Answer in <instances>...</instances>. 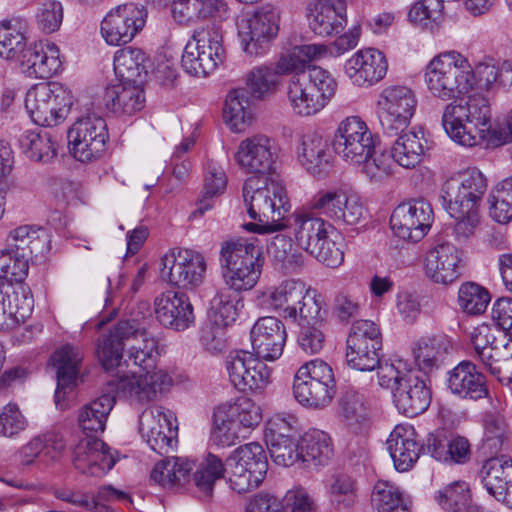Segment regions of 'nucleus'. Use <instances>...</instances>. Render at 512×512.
<instances>
[{
    "mask_svg": "<svg viewBox=\"0 0 512 512\" xmlns=\"http://www.w3.org/2000/svg\"><path fill=\"white\" fill-rule=\"evenodd\" d=\"M423 78L433 98L450 103L468 97L476 86L486 92L510 86L512 63L496 65L492 59H484L472 65L462 53L449 50L431 58Z\"/></svg>",
    "mask_w": 512,
    "mask_h": 512,
    "instance_id": "nucleus-1",
    "label": "nucleus"
},
{
    "mask_svg": "<svg viewBox=\"0 0 512 512\" xmlns=\"http://www.w3.org/2000/svg\"><path fill=\"white\" fill-rule=\"evenodd\" d=\"M491 106L489 98L482 92H474L459 101L446 103L443 108L441 125L456 144L474 147L486 138L494 146L512 141V117H507L490 127Z\"/></svg>",
    "mask_w": 512,
    "mask_h": 512,
    "instance_id": "nucleus-2",
    "label": "nucleus"
},
{
    "mask_svg": "<svg viewBox=\"0 0 512 512\" xmlns=\"http://www.w3.org/2000/svg\"><path fill=\"white\" fill-rule=\"evenodd\" d=\"M114 405L115 395L107 392L79 410L78 424L85 436L75 445L72 461L75 469L84 475L102 477L116 463L110 448L99 439Z\"/></svg>",
    "mask_w": 512,
    "mask_h": 512,
    "instance_id": "nucleus-3",
    "label": "nucleus"
},
{
    "mask_svg": "<svg viewBox=\"0 0 512 512\" xmlns=\"http://www.w3.org/2000/svg\"><path fill=\"white\" fill-rule=\"evenodd\" d=\"M243 198L249 217L259 221L244 224L246 231L268 234L287 228L285 215L291 205L281 181L269 178L262 182L256 177H250L244 182Z\"/></svg>",
    "mask_w": 512,
    "mask_h": 512,
    "instance_id": "nucleus-4",
    "label": "nucleus"
},
{
    "mask_svg": "<svg viewBox=\"0 0 512 512\" xmlns=\"http://www.w3.org/2000/svg\"><path fill=\"white\" fill-rule=\"evenodd\" d=\"M316 212L309 204L308 208L296 209L286 220L287 227L292 228L298 248L327 267L337 268L344 261V252L333 239L336 229Z\"/></svg>",
    "mask_w": 512,
    "mask_h": 512,
    "instance_id": "nucleus-5",
    "label": "nucleus"
},
{
    "mask_svg": "<svg viewBox=\"0 0 512 512\" xmlns=\"http://www.w3.org/2000/svg\"><path fill=\"white\" fill-rule=\"evenodd\" d=\"M225 288L239 294L258 283L264 265L263 248L256 237L222 243L219 257Z\"/></svg>",
    "mask_w": 512,
    "mask_h": 512,
    "instance_id": "nucleus-6",
    "label": "nucleus"
},
{
    "mask_svg": "<svg viewBox=\"0 0 512 512\" xmlns=\"http://www.w3.org/2000/svg\"><path fill=\"white\" fill-rule=\"evenodd\" d=\"M261 298L268 309L293 322L310 323L324 318L322 295L299 279H286L270 286L261 293Z\"/></svg>",
    "mask_w": 512,
    "mask_h": 512,
    "instance_id": "nucleus-7",
    "label": "nucleus"
},
{
    "mask_svg": "<svg viewBox=\"0 0 512 512\" xmlns=\"http://www.w3.org/2000/svg\"><path fill=\"white\" fill-rule=\"evenodd\" d=\"M262 421V410L251 398L237 397L214 408L209 441L219 448L246 438Z\"/></svg>",
    "mask_w": 512,
    "mask_h": 512,
    "instance_id": "nucleus-8",
    "label": "nucleus"
},
{
    "mask_svg": "<svg viewBox=\"0 0 512 512\" xmlns=\"http://www.w3.org/2000/svg\"><path fill=\"white\" fill-rule=\"evenodd\" d=\"M335 393L333 370L323 360H311L297 370L293 381V395L302 406L323 409L330 405Z\"/></svg>",
    "mask_w": 512,
    "mask_h": 512,
    "instance_id": "nucleus-9",
    "label": "nucleus"
},
{
    "mask_svg": "<svg viewBox=\"0 0 512 512\" xmlns=\"http://www.w3.org/2000/svg\"><path fill=\"white\" fill-rule=\"evenodd\" d=\"M229 487L241 494L256 489L264 480L268 461L261 444L250 442L234 449L225 460Z\"/></svg>",
    "mask_w": 512,
    "mask_h": 512,
    "instance_id": "nucleus-10",
    "label": "nucleus"
},
{
    "mask_svg": "<svg viewBox=\"0 0 512 512\" xmlns=\"http://www.w3.org/2000/svg\"><path fill=\"white\" fill-rule=\"evenodd\" d=\"M72 105V95L58 82H41L28 89L25 108L32 121L44 127L62 123Z\"/></svg>",
    "mask_w": 512,
    "mask_h": 512,
    "instance_id": "nucleus-11",
    "label": "nucleus"
},
{
    "mask_svg": "<svg viewBox=\"0 0 512 512\" xmlns=\"http://www.w3.org/2000/svg\"><path fill=\"white\" fill-rule=\"evenodd\" d=\"M487 191V179L477 168H470L449 177L440 188V201L451 217L479 209Z\"/></svg>",
    "mask_w": 512,
    "mask_h": 512,
    "instance_id": "nucleus-12",
    "label": "nucleus"
},
{
    "mask_svg": "<svg viewBox=\"0 0 512 512\" xmlns=\"http://www.w3.org/2000/svg\"><path fill=\"white\" fill-rule=\"evenodd\" d=\"M204 255L188 248H172L161 258L160 277L167 284L185 291H195L205 280Z\"/></svg>",
    "mask_w": 512,
    "mask_h": 512,
    "instance_id": "nucleus-13",
    "label": "nucleus"
},
{
    "mask_svg": "<svg viewBox=\"0 0 512 512\" xmlns=\"http://www.w3.org/2000/svg\"><path fill=\"white\" fill-rule=\"evenodd\" d=\"M417 98L404 85H390L382 89L376 101V114L383 133L396 136L408 128L413 118Z\"/></svg>",
    "mask_w": 512,
    "mask_h": 512,
    "instance_id": "nucleus-14",
    "label": "nucleus"
},
{
    "mask_svg": "<svg viewBox=\"0 0 512 512\" xmlns=\"http://www.w3.org/2000/svg\"><path fill=\"white\" fill-rule=\"evenodd\" d=\"M280 13L272 5H264L252 15L237 19L238 36L243 51L252 57L265 55L279 32Z\"/></svg>",
    "mask_w": 512,
    "mask_h": 512,
    "instance_id": "nucleus-15",
    "label": "nucleus"
},
{
    "mask_svg": "<svg viewBox=\"0 0 512 512\" xmlns=\"http://www.w3.org/2000/svg\"><path fill=\"white\" fill-rule=\"evenodd\" d=\"M224 48L222 34L215 28H202L194 32L185 45L182 67L190 75L205 77L222 63Z\"/></svg>",
    "mask_w": 512,
    "mask_h": 512,
    "instance_id": "nucleus-16",
    "label": "nucleus"
},
{
    "mask_svg": "<svg viewBox=\"0 0 512 512\" xmlns=\"http://www.w3.org/2000/svg\"><path fill=\"white\" fill-rule=\"evenodd\" d=\"M475 357L483 368L500 383H512V344L498 340L486 325L477 327L471 336Z\"/></svg>",
    "mask_w": 512,
    "mask_h": 512,
    "instance_id": "nucleus-17",
    "label": "nucleus"
},
{
    "mask_svg": "<svg viewBox=\"0 0 512 512\" xmlns=\"http://www.w3.org/2000/svg\"><path fill=\"white\" fill-rule=\"evenodd\" d=\"M381 333L371 320L353 323L346 340L347 364L359 371H372L379 366Z\"/></svg>",
    "mask_w": 512,
    "mask_h": 512,
    "instance_id": "nucleus-18",
    "label": "nucleus"
},
{
    "mask_svg": "<svg viewBox=\"0 0 512 512\" xmlns=\"http://www.w3.org/2000/svg\"><path fill=\"white\" fill-rule=\"evenodd\" d=\"M375 138L359 116H348L337 126L333 137L335 152L347 163H361L375 150Z\"/></svg>",
    "mask_w": 512,
    "mask_h": 512,
    "instance_id": "nucleus-19",
    "label": "nucleus"
},
{
    "mask_svg": "<svg viewBox=\"0 0 512 512\" xmlns=\"http://www.w3.org/2000/svg\"><path fill=\"white\" fill-rule=\"evenodd\" d=\"M147 11L136 3H125L111 8L100 25L101 37L109 46L130 43L144 28Z\"/></svg>",
    "mask_w": 512,
    "mask_h": 512,
    "instance_id": "nucleus-20",
    "label": "nucleus"
},
{
    "mask_svg": "<svg viewBox=\"0 0 512 512\" xmlns=\"http://www.w3.org/2000/svg\"><path fill=\"white\" fill-rule=\"evenodd\" d=\"M309 205L328 219L347 225L358 224L365 212L360 197L341 188L319 190L312 196Z\"/></svg>",
    "mask_w": 512,
    "mask_h": 512,
    "instance_id": "nucleus-21",
    "label": "nucleus"
},
{
    "mask_svg": "<svg viewBox=\"0 0 512 512\" xmlns=\"http://www.w3.org/2000/svg\"><path fill=\"white\" fill-rule=\"evenodd\" d=\"M68 140L75 159L90 162L105 151L108 131L105 120L96 115L79 118L68 131Z\"/></svg>",
    "mask_w": 512,
    "mask_h": 512,
    "instance_id": "nucleus-22",
    "label": "nucleus"
},
{
    "mask_svg": "<svg viewBox=\"0 0 512 512\" xmlns=\"http://www.w3.org/2000/svg\"><path fill=\"white\" fill-rule=\"evenodd\" d=\"M176 417L161 406L145 409L140 415L139 429L148 446L159 455L167 454L176 443Z\"/></svg>",
    "mask_w": 512,
    "mask_h": 512,
    "instance_id": "nucleus-23",
    "label": "nucleus"
},
{
    "mask_svg": "<svg viewBox=\"0 0 512 512\" xmlns=\"http://www.w3.org/2000/svg\"><path fill=\"white\" fill-rule=\"evenodd\" d=\"M226 370L233 386L240 391H259L270 382V370L254 352L240 350L226 359Z\"/></svg>",
    "mask_w": 512,
    "mask_h": 512,
    "instance_id": "nucleus-24",
    "label": "nucleus"
},
{
    "mask_svg": "<svg viewBox=\"0 0 512 512\" xmlns=\"http://www.w3.org/2000/svg\"><path fill=\"white\" fill-rule=\"evenodd\" d=\"M433 216L432 207L427 201L413 200L394 209L390 226L397 237L418 242L428 233Z\"/></svg>",
    "mask_w": 512,
    "mask_h": 512,
    "instance_id": "nucleus-25",
    "label": "nucleus"
},
{
    "mask_svg": "<svg viewBox=\"0 0 512 512\" xmlns=\"http://www.w3.org/2000/svg\"><path fill=\"white\" fill-rule=\"evenodd\" d=\"M388 71L385 54L374 47H364L354 52L344 64V74L352 85L370 88L382 81Z\"/></svg>",
    "mask_w": 512,
    "mask_h": 512,
    "instance_id": "nucleus-26",
    "label": "nucleus"
},
{
    "mask_svg": "<svg viewBox=\"0 0 512 512\" xmlns=\"http://www.w3.org/2000/svg\"><path fill=\"white\" fill-rule=\"evenodd\" d=\"M464 252L451 243H442L428 250L424 273L433 283L448 286L456 282L465 268Z\"/></svg>",
    "mask_w": 512,
    "mask_h": 512,
    "instance_id": "nucleus-27",
    "label": "nucleus"
},
{
    "mask_svg": "<svg viewBox=\"0 0 512 512\" xmlns=\"http://www.w3.org/2000/svg\"><path fill=\"white\" fill-rule=\"evenodd\" d=\"M144 374L133 373L109 381L111 392L117 390L119 394L136 403H146L154 400L171 383L170 376L163 370H145Z\"/></svg>",
    "mask_w": 512,
    "mask_h": 512,
    "instance_id": "nucleus-28",
    "label": "nucleus"
},
{
    "mask_svg": "<svg viewBox=\"0 0 512 512\" xmlns=\"http://www.w3.org/2000/svg\"><path fill=\"white\" fill-rule=\"evenodd\" d=\"M157 320L166 328L184 331L194 324V308L189 297L181 291L167 290L154 299Z\"/></svg>",
    "mask_w": 512,
    "mask_h": 512,
    "instance_id": "nucleus-29",
    "label": "nucleus"
},
{
    "mask_svg": "<svg viewBox=\"0 0 512 512\" xmlns=\"http://www.w3.org/2000/svg\"><path fill=\"white\" fill-rule=\"evenodd\" d=\"M286 339L285 325L273 316L259 318L250 331L253 352L266 361H274L282 355Z\"/></svg>",
    "mask_w": 512,
    "mask_h": 512,
    "instance_id": "nucleus-30",
    "label": "nucleus"
},
{
    "mask_svg": "<svg viewBox=\"0 0 512 512\" xmlns=\"http://www.w3.org/2000/svg\"><path fill=\"white\" fill-rule=\"evenodd\" d=\"M306 17L315 35L332 37L347 25V6L344 1L313 0L307 5Z\"/></svg>",
    "mask_w": 512,
    "mask_h": 512,
    "instance_id": "nucleus-31",
    "label": "nucleus"
},
{
    "mask_svg": "<svg viewBox=\"0 0 512 512\" xmlns=\"http://www.w3.org/2000/svg\"><path fill=\"white\" fill-rule=\"evenodd\" d=\"M276 157L273 142L265 135H254L242 140L234 154L236 163L248 174L270 172Z\"/></svg>",
    "mask_w": 512,
    "mask_h": 512,
    "instance_id": "nucleus-32",
    "label": "nucleus"
},
{
    "mask_svg": "<svg viewBox=\"0 0 512 512\" xmlns=\"http://www.w3.org/2000/svg\"><path fill=\"white\" fill-rule=\"evenodd\" d=\"M117 333L126 340L127 358L143 370H156L158 340L146 330H138L130 321L117 323Z\"/></svg>",
    "mask_w": 512,
    "mask_h": 512,
    "instance_id": "nucleus-33",
    "label": "nucleus"
},
{
    "mask_svg": "<svg viewBox=\"0 0 512 512\" xmlns=\"http://www.w3.org/2000/svg\"><path fill=\"white\" fill-rule=\"evenodd\" d=\"M392 396L397 410L408 417L425 412L431 403L430 388L413 370L406 371L403 381L394 388Z\"/></svg>",
    "mask_w": 512,
    "mask_h": 512,
    "instance_id": "nucleus-34",
    "label": "nucleus"
},
{
    "mask_svg": "<svg viewBox=\"0 0 512 512\" xmlns=\"http://www.w3.org/2000/svg\"><path fill=\"white\" fill-rule=\"evenodd\" d=\"M20 65L29 77L49 78L61 70L60 49L49 40L33 43L24 52Z\"/></svg>",
    "mask_w": 512,
    "mask_h": 512,
    "instance_id": "nucleus-35",
    "label": "nucleus"
},
{
    "mask_svg": "<svg viewBox=\"0 0 512 512\" xmlns=\"http://www.w3.org/2000/svg\"><path fill=\"white\" fill-rule=\"evenodd\" d=\"M386 444L394 467L400 472L410 470L419 459L422 450L414 427L408 423L396 425Z\"/></svg>",
    "mask_w": 512,
    "mask_h": 512,
    "instance_id": "nucleus-36",
    "label": "nucleus"
},
{
    "mask_svg": "<svg viewBox=\"0 0 512 512\" xmlns=\"http://www.w3.org/2000/svg\"><path fill=\"white\" fill-rule=\"evenodd\" d=\"M446 382L449 391L460 398L478 400L488 395L485 376L468 360L449 370Z\"/></svg>",
    "mask_w": 512,
    "mask_h": 512,
    "instance_id": "nucleus-37",
    "label": "nucleus"
},
{
    "mask_svg": "<svg viewBox=\"0 0 512 512\" xmlns=\"http://www.w3.org/2000/svg\"><path fill=\"white\" fill-rule=\"evenodd\" d=\"M143 89L136 82L115 81L107 85L103 94L105 108L115 115H133L144 107Z\"/></svg>",
    "mask_w": 512,
    "mask_h": 512,
    "instance_id": "nucleus-38",
    "label": "nucleus"
},
{
    "mask_svg": "<svg viewBox=\"0 0 512 512\" xmlns=\"http://www.w3.org/2000/svg\"><path fill=\"white\" fill-rule=\"evenodd\" d=\"M452 351V340L443 333L423 336L413 346L415 364L426 374L437 370Z\"/></svg>",
    "mask_w": 512,
    "mask_h": 512,
    "instance_id": "nucleus-39",
    "label": "nucleus"
},
{
    "mask_svg": "<svg viewBox=\"0 0 512 512\" xmlns=\"http://www.w3.org/2000/svg\"><path fill=\"white\" fill-rule=\"evenodd\" d=\"M330 55L325 44L312 43L293 46L280 54L275 69L279 75L306 74L308 64Z\"/></svg>",
    "mask_w": 512,
    "mask_h": 512,
    "instance_id": "nucleus-40",
    "label": "nucleus"
},
{
    "mask_svg": "<svg viewBox=\"0 0 512 512\" xmlns=\"http://www.w3.org/2000/svg\"><path fill=\"white\" fill-rule=\"evenodd\" d=\"M171 16L180 24L202 19L222 21L228 18L229 9L224 0H176Z\"/></svg>",
    "mask_w": 512,
    "mask_h": 512,
    "instance_id": "nucleus-41",
    "label": "nucleus"
},
{
    "mask_svg": "<svg viewBox=\"0 0 512 512\" xmlns=\"http://www.w3.org/2000/svg\"><path fill=\"white\" fill-rule=\"evenodd\" d=\"M428 453L435 460L451 464H464L471 457V446L463 436L447 437L443 431L430 433L426 440Z\"/></svg>",
    "mask_w": 512,
    "mask_h": 512,
    "instance_id": "nucleus-42",
    "label": "nucleus"
},
{
    "mask_svg": "<svg viewBox=\"0 0 512 512\" xmlns=\"http://www.w3.org/2000/svg\"><path fill=\"white\" fill-rule=\"evenodd\" d=\"M390 149L392 160L405 169L417 167L425 155V134L421 127L400 132Z\"/></svg>",
    "mask_w": 512,
    "mask_h": 512,
    "instance_id": "nucleus-43",
    "label": "nucleus"
},
{
    "mask_svg": "<svg viewBox=\"0 0 512 512\" xmlns=\"http://www.w3.org/2000/svg\"><path fill=\"white\" fill-rule=\"evenodd\" d=\"M32 310V296L15 292L9 283L0 286V330L11 329L24 322Z\"/></svg>",
    "mask_w": 512,
    "mask_h": 512,
    "instance_id": "nucleus-44",
    "label": "nucleus"
},
{
    "mask_svg": "<svg viewBox=\"0 0 512 512\" xmlns=\"http://www.w3.org/2000/svg\"><path fill=\"white\" fill-rule=\"evenodd\" d=\"M82 359V351L70 344L56 350L51 356V363L56 369L57 376L56 403L64 397L65 389L70 388L75 383Z\"/></svg>",
    "mask_w": 512,
    "mask_h": 512,
    "instance_id": "nucleus-45",
    "label": "nucleus"
},
{
    "mask_svg": "<svg viewBox=\"0 0 512 512\" xmlns=\"http://www.w3.org/2000/svg\"><path fill=\"white\" fill-rule=\"evenodd\" d=\"M297 157L308 172L320 174L330 163L328 143L317 132L308 131L299 140Z\"/></svg>",
    "mask_w": 512,
    "mask_h": 512,
    "instance_id": "nucleus-46",
    "label": "nucleus"
},
{
    "mask_svg": "<svg viewBox=\"0 0 512 512\" xmlns=\"http://www.w3.org/2000/svg\"><path fill=\"white\" fill-rule=\"evenodd\" d=\"M478 477L487 492L500 501L512 483V458L502 456L486 460Z\"/></svg>",
    "mask_w": 512,
    "mask_h": 512,
    "instance_id": "nucleus-47",
    "label": "nucleus"
},
{
    "mask_svg": "<svg viewBox=\"0 0 512 512\" xmlns=\"http://www.w3.org/2000/svg\"><path fill=\"white\" fill-rule=\"evenodd\" d=\"M7 249L17 256L23 255L28 259L32 256L44 255L48 250V237L43 229L30 226H20L12 230L7 239Z\"/></svg>",
    "mask_w": 512,
    "mask_h": 512,
    "instance_id": "nucleus-48",
    "label": "nucleus"
},
{
    "mask_svg": "<svg viewBox=\"0 0 512 512\" xmlns=\"http://www.w3.org/2000/svg\"><path fill=\"white\" fill-rule=\"evenodd\" d=\"M27 21L20 17L4 19L0 22V57L6 60H19L27 47Z\"/></svg>",
    "mask_w": 512,
    "mask_h": 512,
    "instance_id": "nucleus-49",
    "label": "nucleus"
},
{
    "mask_svg": "<svg viewBox=\"0 0 512 512\" xmlns=\"http://www.w3.org/2000/svg\"><path fill=\"white\" fill-rule=\"evenodd\" d=\"M194 468V461L188 457H168L155 464L151 471V479L163 488L184 485Z\"/></svg>",
    "mask_w": 512,
    "mask_h": 512,
    "instance_id": "nucleus-50",
    "label": "nucleus"
},
{
    "mask_svg": "<svg viewBox=\"0 0 512 512\" xmlns=\"http://www.w3.org/2000/svg\"><path fill=\"white\" fill-rule=\"evenodd\" d=\"M148 57L137 47L127 46L118 49L113 58V68L117 80L139 83L147 73Z\"/></svg>",
    "mask_w": 512,
    "mask_h": 512,
    "instance_id": "nucleus-51",
    "label": "nucleus"
},
{
    "mask_svg": "<svg viewBox=\"0 0 512 512\" xmlns=\"http://www.w3.org/2000/svg\"><path fill=\"white\" fill-rule=\"evenodd\" d=\"M307 91L316 98L317 107L322 111L335 97L338 83L332 73L317 65L308 67L306 74H299Z\"/></svg>",
    "mask_w": 512,
    "mask_h": 512,
    "instance_id": "nucleus-52",
    "label": "nucleus"
},
{
    "mask_svg": "<svg viewBox=\"0 0 512 512\" xmlns=\"http://www.w3.org/2000/svg\"><path fill=\"white\" fill-rule=\"evenodd\" d=\"M194 467L192 480L197 491L204 497H210L215 483L225 478V462L219 456L209 452L197 464L194 462Z\"/></svg>",
    "mask_w": 512,
    "mask_h": 512,
    "instance_id": "nucleus-53",
    "label": "nucleus"
},
{
    "mask_svg": "<svg viewBox=\"0 0 512 512\" xmlns=\"http://www.w3.org/2000/svg\"><path fill=\"white\" fill-rule=\"evenodd\" d=\"M248 91L238 88L230 91L225 100L223 115L225 122L233 132H242L252 119Z\"/></svg>",
    "mask_w": 512,
    "mask_h": 512,
    "instance_id": "nucleus-54",
    "label": "nucleus"
},
{
    "mask_svg": "<svg viewBox=\"0 0 512 512\" xmlns=\"http://www.w3.org/2000/svg\"><path fill=\"white\" fill-rule=\"evenodd\" d=\"M301 460L324 465L333 454L330 436L318 429H311L304 433L299 441Z\"/></svg>",
    "mask_w": 512,
    "mask_h": 512,
    "instance_id": "nucleus-55",
    "label": "nucleus"
},
{
    "mask_svg": "<svg viewBox=\"0 0 512 512\" xmlns=\"http://www.w3.org/2000/svg\"><path fill=\"white\" fill-rule=\"evenodd\" d=\"M371 501L376 512H409L403 491L390 481L376 482Z\"/></svg>",
    "mask_w": 512,
    "mask_h": 512,
    "instance_id": "nucleus-56",
    "label": "nucleus"
},
{
    "mask_svg": "<svg viewBox=\"0 0 512 512\" xmlns=\"http://www.w3.org/2000/svg\"><path fill=\"white\" fill-rule=\"evenodd\" d=\"M239 300V294L229 288L223 287L217 291L209 311L210 319L217 328L227 327L236 321Z\"/></svg>",
    "mask_w": 512,
    "mask_h": 512,
    "instance_id": "nucleus-57",
    "label": "nucleus"
},
{
    "mask_svg": "<svg viewBox=\"0 0 512 512\" xmlns=\"http://www.w3.org/2000/svg\"><path fill=\"white\" fill-rule=\"evenodd\" d=\"M19 143L26 157L35 162L47 163L56 155V144L46 132L25 131Z\"/></svg>",
    "mask_w": 512,
    "mask_h": 512,
    "instance_id": "nucleus-58",
    "label": "nucleus"
},
{
    "mask_svg": "<svg viewBox=\"0 0 512 512\" xmlns=\"http://www.w3.org/2000/svg\"><path fill=\"white\" fill-rule=\"evenodd\" d=\"M326 492L332 505L350 508L358 501L357 481L347 474L334 475L326 485Z\"/></svg>",
    "mask_w": 512,
    "mask_h": 512,
    "instance_id": "nucleus-59",
    "label": "nucleus"
},
{
    "mask_svg": "<svg viewBox=\"0 0 512 512\" xmlns=\"http://www.w3.org/2000/svg\"><path fill=\"white\" fill-rule=\"evenodd\" d=\"M287 98L293 113L298 116L310 117L321 112L315 102L316 98L307 91V87L299 74L292 76L288 81Z\"/></svg>",
    "mask_w": 512,
    "mask_h": 512,
    "instance_id": "nucleus-60",
    "label": "nucleus"
},
{
    "mask_svg": "<svg viewBox=\"0 0 512 512\" xmlns=\"http://www.w3.org/2000/svg\"><path fill=\"white\" fill-rule=\"evenodd\" d=\"M279 73L268 65H260L251 69L246 75V85L251 96L264 99L273 94L279 84Z\"/></svg>",
    "mask_w": 512,
    "mask_h": 512,
    "instance_id": "nucleus-61",
    "label": "nucleus"
},
{
    "mask_svg": "<svg viewBox=\"0 0 512 512\" xmlns=\"http://www.w3.org/2000/svg\"><path fill=\"white\" fill-rule=\"evenodd\" d=\"M267 252L274 265L283 269H291L302 262V254L292 238L282 233L271 238Z\"/></svg>",
    "mask_w": 512,
    "mask_h": 512,
    "instance_id": "nucleus-62",
    "label": "nucleus"
},
{
    "mask_svg": "<svg viewBox=\"0 0 512 512\" xmlns=\"http://www.w3.org/2000/svg\"><path fill=\"white\" fill-rule=\"evenodd\" d=\"M435 500L447 512H461L470 501L469 485L465 481L450 483L436 492Z\"/></svg>",
    "mask_w": 512,
    "mask_h": 512,
    "instance_id": "nucleus-63",
    "label": "nucleus"
},
{
    "mask_svg": "<svg viewBox=\"0 0 512 512\" xmlns=\"http://www.w3.org/2000/svg\"><path fill=\"white\" fill-rule=\"evenodd\" d=\"M490 302V294L486 288L474 283H462L458 290V304L467 314H482Z\"/></svg>",
    "mask_w": 512,
    "mask_h": 512,
    "instance_id": "nucleus-64",
    "label": "nucleus"
}]
</instances>
